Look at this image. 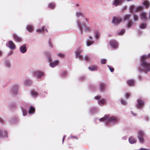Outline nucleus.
<instances>
[{
    "label": "nucleus",
    "instance_id": "f257e3e1",
    "mask_svg": "<svg viewBox=\"0 0 150 150\" xmlns=\"http://www.w3.org/2000/svg\"><path fill=\"white\" fill-rule=\"evenodd\" d=\"M147 58H150V53L141 56L140 58L141 64L138 69L139 72L146 73L150 71V63L145 60Z\"/></svg>",
    "mask_w": 150,
    "mask_h": 150
},
{
    "label": "nucleus",
    "instance_id": "f03ea898",
    "mask_svg": "<svg viewBox=\"0 0 150 150\" xmlns=\"http://www.w3.org/2000/svg\"><path fill=\"white\" fill-rule=\"evenodd\" d=\"M119 120V118L117 116L108 115L99 119V121L103 122L106 125H108L109 123L113 125H115L118 122Z\"/></svg>",
    "mask_w": 150,
    "mask_h": 150
},
{
    "label": "nucleus",
    "instance_id": "7ed1b4c3",
    "mask_svg": "<svg viewBox=\"0 0 150 150\" xmlns=\"http://www.w3.org/2000/svg\"><path fill=\"white\" fill-rule=\"evenodd\" d=\"M85 21L86 22H85L83 24L81 23V21L79 19H78L76 21V24L80 30L81 34L83 32L82 26L85 27V29L87 31H89L91 30V28L88 25V23L86 18H85Z\"/></svg>",
    "mask_w": 150,
    "mask_h": 150
},
{
    "label": "nucleus",
    "instance_id": "20e7f679",
    "mask_svg": "<svg viewBox=\"0 0 150 150\" xmlns=\"http://www.w3.org/2000/svg\"><path fill=\"white\" fill-rule=\"evenodd\" d=\"M30 107L29 104L24 103L21 106V108L23 116H26L28 114V109Z\"/></svg>",
    "mask_w": 150,
    "mask_h": 150
},
{
    "label": "nucleus",
    "instance_id": "39448f33",
    "mask_svg": "<svg viewBox=\"0 0 150 150\" xmlns=\"http://www.w3.org/2000/svg\"><path fill=\"white\" fill-rule=\"evenodd\" d=\"M19 85L15 84L12 86L10 89L11 93L14 96H16L18 93L19 88Z\"/></svg>",
    "mask_w": 150,
    "mask_h": 150
},
{
    "label": "nucleus",
    "instance_id": "423d86ee",
    "mask_svg": "<svg viewBox=\"0 0 150 150\" xmlns=\"http://www.w3.org/2000/svg\"><path fill=\"white\" fill-rule=\"evenodd\" d=\"M144 8L143 6H141L136 7L134 5H132L130 6L129 10L131 12L133 13L141 10L143 9Z\"/></svg>",
    "mask_w": 150,
    "mask_h": 150
},
{
    "label": "nucleus",
    "instance_id": "0eeeda50",
    "mask_svg": "<svg viewBox=\"0 0 150 150\" xmlns=\"http://www.w3.org/2000/svg\"><path fill=\"white\" fill-rule=\"evenodd\" d=\"M122 18L119 17H114L112 20V23L114 25L117 26L122 21Z\"/></svg>",
    "mask_w": 150,
    "mask_h": 150
},
{
    "label": "nucleus",
    "instance_id": "6e6552de",
    "mask_svg": "<svg viewBox=\"0 0 150 150\" xmlns=\"http://www.w3.org/2000/svg\"><path fill=\"white\" fill-rule=\"evenodd\" d=\"M145 136L144 132L142 130H139L138 132V137L139 142L141 143H143L144 142V137Z\"/></svg>",
    "mask_w": 150,
    "mask_h": 150
},
{
    "label": "nucleus",
    "instance_id": "1a4fd4ad",
    "mask_svg": "<svg viewBox=\"0 0 150 150\" xmlns=\"http://www.w3.org/2000/svg\"><path fill=\"white\" fill-rule=\"evenodd\" d=\"M96 100H98V104L101 106H102L105 104L106 102V100L103 98H101L99 96H97L95 97Z\"/></svg>",
    "mask_w": 150,
    "mask_h": 150
},
{
    "label": "nucleus",
    "instance_id": "9d476101",
    "mask_svg": "<svg viewBox=\"0 0 150 150\" xmlns=\"http://www.w3.org/2000/svg\"><path fill=\"white\" fill-rule=\"evenodd\" d=\"M109 44L113 49H116L118 47V43L115 40H111L109 41Z\"/></svg>",
    "mask_w": 150,
    "mask_h": 150
},
{
    "label": "nucleus",
    "instance_id": "9b49d317",
    "mask_svg": "<svg viewBox=\"0 0 150 150\" xmlns=\"http://www.w3.org/2000/svg\"><path fill=\"white\" fill-rule=\"evenodd\" d=\"M8 132L6 130H4L2 128H0V137L2 138H7Z\"/></svg>",
    "mask_w": 150,
    "mask_h": 150
},
{
    "label": "nucleus",
    "instance_id": "f8f14e48",
    "mask_svg": "<svg viewBox=\"0 0 150 150\" xmlns=\"http://www.w3.org/2000/svg\"><path fill=\"white\" fill-rule=\"evenodd\" d=\"M6 46L12 50L15 49L16 47V45L11 40L9 41L8 43H6Z\"/></svg>",
    "mask_w": 150,
    "mask_h": 150
},
{
    "label": "nucleus",
    "instance_id": "ddd939ff",
    "mask_svg": "<svg viewBox=\"0 0 150 150\" xmlns=\"http://www.w3.org/2000/svg\"><path fill=\"white\" fill-rule=\"evenodd\" d=\"M144 102L141 99H138L137 100V108L139 109H141L144 106Z\"/></svg>",
    "mask_w": 150,
    "mask_h": 150
},
{
    "label": "nucleus",
    "instance_id": "4468645a",
    "mask_svg": "<svg viewBox=\"0 0 150 150\" xmlns=\"http://www.w3.org/2000/svg\"><path fill=\"white\" fill-rule=\"evenodd\" d=\"M19 50L20 52L22 54L25 53L27 51V48L26 47V44H23L20 47Z\"/></svg>",
    "mask_w": 150,
    "mask_h": 150
},
{
    "label": "nucleus",
    "instance_id": "2eb2a0df",
    "mask_svg": "<svg viewBox=\"0 0 150 150\" xmlns=\"http://www.w3.org/2000/svg\"><path fill=\"white\" fill-rule=\"evenodd\" d=\"M92 39V37L91 36H89L88 38L86 41V45L87 46L89 47L94 43V42Z\"/></svg>",
    "mask_w": 150,
    "mask_h": 150
},
{
    "label": "nucleus",
    "instance_id": "dca6fc26",
    "mask_svg": "<svg viewBox=\"0 0 150 150\" xmlns=\"http://www.w3.org/2000/svg\"><path fill=\"white\" fill-rule=\"evenodd\" d=\"M45 55L49 62L52 61V59L50 53L48 52H45Z\"/></svg>",
    "mask_w": 150,
    "mask_h": 150
},
{
    "label": "nucleus",
    "instance_id": "f3484780",
    "mask_svg": "<svg viewBox=\"0 0 150 150\" xmlns=\"http://www.w3.org/2000/svg\"><path fill=\"white\" fill-rule=\"evenodd\" d=\"M26 29L28 32L31 33L34 30V27L32 24H28L26 26Z\"/></svg>",
    "mask_w": 150,
    "mask_h": 150
},
{
    "label": "nucleus",
    "instance_id": "a211bd4d",
    "mask_svg": "<svg viewBox=\"0 0 150 150\" xmlns=\"http://www.w3.org/2000/svg\"><path fill=\"white\" fill-rule=\"evenodd\" d=\"M13 37L15 41L17 42H20L22 40L21 37L19 36L16 34H14L13 35Z\"/></svg>",
    "mask_w": 150,
    "mask_h": 150
},
{
    "label": "nucleus",
    "instance_id": "6ab92c4d",
    "mask_svg": "<svg viewBox=\"0 0 150 150\" xmlns=\"http://www.w3.org/2000/svg\"><path fill=\"white\" fill-rule=\"evenodd\" d=\"M24 84L26 86H30L32 84V81L30 79H26L24 80Z\"/></svg>",
    "mask_w": 150,
    "mask_h": 150
},
{
    "label": "nucleus",
    "instance_id": "aec40b11",
    "mask_svg": "<svg viewBox=\"0 0 150 150\" xmlns=\"http://www.w3.org/2000/svg\"><path fill=\"white\" fill-rule=\"evenodd\" d=\"M4 65L8 69H10L11 67V63L9 60L6 59L4 61Z\"/></svg>",
    "mask_w": 150,
    "mask_h": 150
},
{
    "label": "nucleus",
    "instance_id": "412c9836",
    "mask_svg": "<svg viewBox=\"0 0 150 150\" xmlns=\"http://www.w3.org/2000/svg\"><path fill=\"white\" fill-rule=\"evenodd\" d=\"M123 0H114L112 2V5L115 7L118 6L120 3L123 2Z\"/></svg>",
    "mask_w": 150,
    "mask_h": 150
},
{
    "label": "nucleus",
    "instance_id": "4be33fe9",
    "mask_svg": "<svg viewBox=\"0 0 150 150\" xmlns=\"http://www.w3.org/2000/svg\"><path fill=\"white\" fill-rule=\"evenodd\" d=\"M106 89L105 84L103 83H100L99 84V89L101 92L104 91Z\"/></svg>",
    "mask_w": 150,
    "mask_h": 150
},
{
    "label": "nucleus",
    "instance_id": "5701e85b",
    "mask_svg": "<svg viewBox=\"0 0 150 150\" xmlns=\"http://www.w3.org/2000/svg\"><path fill=\"white\" fill-rule=\"evenodd\" d=\"M10 121L13 125L18 123L19 121L18 118L16 117H11L10 120Z\"/></svg>",
    "mask_w": 150,
    "mask_h": 150
},
{
    "label": "nucleus",
    "instance_id": "b1692460",
    "mask_svg": "<svg viewBox=\"0 0 150 150\" xmlns=\"http://www.w3.org/2000/svg\"><path fill=\"white\" fill-rule=\"evenodd\" d=\"M140 17H141V19L142 20H146V13L145 12H144L143 11L142 12L140 13Z\"/></svg>",
    "mask_w": 150,
    "mask_h": 150
},
{
    "label": "nucleus",
    "instance_id": "393cba45",
    "mask_svg": "<svg viewBox=\"0 0 150 150\" xmlns=\"http://www.w3.org/2000/svg\"><path fill=\"white\" fill-rule=\"evenodd\" d=\"M35 110L34 108L32 105H31L28 110V113L30 115L33 114L35 112Z\"/></svg>",
    "mask_w": 150,
    "mask_h": 150
},
{
    "label": "nucleus",
    "instance_id": "a878e982",
    "mask_svg": "<svg viewBox=\"0 0 150 150\" xmlns=\"http://www.w3.org/2000/svg\"><path fill=\"white\" fill-rule=\"evenodd\" d=\"M59 61L58 60H56L53 62L50 63L49 64V65L51 67L53 68L57 65Z\"/></svg>",
    "mask_w": 150,
    "mask_h": 150
},
{
    "label": "nucleus",
    "instance_id": "bb28decb",
    "mask_svg": "<svg viewBox=\"0 0 150 150\" xmlns=\"http://www.w3.org/2000/svg\"><path fill=\"white\" fill-rule=\"evenodd\" d=\"M129 142L130 144H133L136 143L137 141L133 137L131 136L129 138Z\"/></svg>",
    "mask_w": 150,
    "mask_h": 150
},
{
    "label": "nucleus",
    "instance_id": "cd10ccee",
    "mask_svg": "<svg viewBox=\"0 0 150 150\" xmlns=\"http://www.w3.org/2000/svg\"><path fill=\"white\" fill-rule=\"evenodd\" d=\"M127 84L129 86H133L134 84V81L133 79L128 80L127 81Z\"/></svg>",
    "mask_w": 150,
    "mask_h": 150
},
{
    "label": "nucleus",
    "instance_id": "c85d7f7f",
    "mask_svg": "<svg viewBox=\"0 0 150 150\" xmlns=\"http://www.w3.org/2000/svg\"><path fill=\"white\" fill-rule=\"evenodd\" d=\"M88 68L91 71H96L97 70L98 66L96 65L91 66L89 67Z\"/></svg>",
    "mask_w": 150,
    "mask_h": 150
},
{
    "label": "nucleus",
    "instance_id": "c756f323",
    "mask_svg": "<svg viewBox=\"0 0 150 150\" xmlns=\"http://www.w3.org/2000/svg\"><path fill=\"white\" fill-rule=\"evenodd\" d=\"M100 36V33L98 31H96L95 33L94 37L96 39V41H97Z\"/></svg>",
    "mask_w": 150,
    "mask_h": 150
},
{
    "label": "nucleus",
    "instance_id": "7c9ffc66",
    "mask_svg": "<svg viewBox=\"0 0 150 150\" xmlns=\"http://www.w3.org/2000/svg\"><path fill=\"white\" fill-rule=\"evenodd\" d=\"M75 56L76 58L78 59L81 61H82L83 58V56L80 54H75Z\"/></svg>",
    "mask_w": 150,
    "mask_h": 150
},
{
    "label": "nucleus",
    "instance_id": "2f4dec72",
    "mask_svg": "<svg viewBox=\"0 0 150 150\" xmlns=\"http://www.w3.org/2000/svg\"><path fill=\"white\" fill-rule=\"evenodd\" d=\"M131 15V14H127L125 15L124 16V20L125 21H129Z\"/></svg>",
    "mask_w": 150,
    "mask_h": 150
},
{
    "label": "nucleus",
    "instance_id": "473e14b6",
    "mask_svg": "<svg viewBox=\"0 0 150 150\" xmlns=\"http://www.w3.org/2000/svg\"><path fill=\"white\" fill-rule=\"evenodd\" d=\"M133 23L132 21H130L128 22L126 25V27L128 28H129L132 27Z\"/></svg>",
    "mask_w": 150,
    "mask_h": 150
},
{
    "label": "nucleus",
    "instance_id": "72a5a7b5",
    "mask_svg": "<svg viewBox=\"0 0 150 150\" xmlns=\"http://www.w3.org/2000/svg\"><path fill=\"white\" fill-rule=\"evenodd\" d=\"M44 73L43 72L38 71V79H41L44 76Z\"/></svg>",
    "mask_w": 150,
    "mask_h": 150
},
{
    "label": "nucleus",
    "instance_id": "f704fd0d",
    "mask_svg": "<svg viewBox=\"0 0 150 150\" xmlns=\"http://www.w3.org/2000/svg\"><path fill=\"white\" fill-rule=\"evenodd\" d=\"M147 24L146 23H141L139 25V28L141 29H144L146 28Z\"/></svg>",
    "mask_w": 150,
    "mask_h": 150
},
{
    "label": "nucleus",
    "instance_id": "c9c22d12",
    "mask_svg": "<svg viewBox=\"0 0 150 150\" xmlns=\"http://www.w3.org/2000/svg\"><path fill=\"white\" fill-rule=\"evenodd\" d=\"M32 76L38 78V70L33 71H31Z\"/></svg>",
    "mask_w": 150,
    "mask_h": 150
},
{
    "label": "nucleus",
    "instance_id": "e433bc0d",
    "mask_svg": "<svg viewBox=\"0 0 150 150\" xmlns=\"http://www.w3.org/2000/svg\"><path fill=\"white\" fill-rule=\"evenodd\" d=\"M143 4L146 8H148L149 6V3L148 1H145L143 2Z\"/></svg>",
    "mask_w": 150,
    "mask_h": 150
},
{
    "label": "nucleus",
    "instance_id": "4c0bfd02",
    "mask_svg": "<svg viewBox=\"0 0 150 150\" xmlns=\"http://www.w3.org/2000/svg\"><path fill=\"white\" fill-rule=\"evenodd\" d=\"M83 52V50L82 49L80 48L76 50L75 52V54H80Z\"/></svg>",
    "mask_w": 150,
    "mask_h": 150
},
{
    "label": "nucleus",
    "instance_id": "58836bf2",
    "mask_svg": "<svg viewBox=\"0 0 150 150\" xmlns=\"http://www.w3.org/2000/svg\"><path fill=\"white\" fill-rule=\"evenodd\" d=\"M55 6V4L54 3H50L48 5V7L49 8L52 9Z\"/></svg>",
    "mask_w": 150,
    "mask_h": 150
},
{
    "label": "nucleus",
    "instance_id": "ea45409f",
    "mask_svg": "<svg viewBox=\"0 0 150 150\" xmlns=\"http://www.w3.org/2000/svg\"><path fill=\"white\" fill-rule=\"evenodd\" d=\"M76 16L77 17H79L81 16L83 18H84L83 14H82L80 12H76Z\"/></svg>",
    "mask_w": 150,
    "mask_h": 150
},
{
    "label": "nucleus",
    "instance_id": "a19ab883",
    "mask_svg": "<svg viewBox=\"0 0 150 150\" xmlns=\"http://www.w3.org/2000/svg\"><path fill=\"white\" fill-rule=\"evenodd\" d=\"M30 94L32 96L35 97H36L37 95V93L33 91H30Z\"/></svg>",
    "mask_w": 150,
    "mask_h": 150
},
{
    "label": "nucleus",
    "instance_id": "79ce46f5",
    "mask_svg": "<svg viewBox=\"0 0 150 150\" xmlns=\"http://www.w3.org/2000/svg\"><path fill=\"white\" fill-rule=\"evenodd\" d=\"M97 110V108L96 107L91 108L90 110L89 111L91 113H94Z\"/></svg>",
    "mask_w": 150,
    "mask_h": 150
},
{
    "label": "nucleus",
    "instance_id": "37998d69",
    "mask_svg": "<svg viewBox=\"0 0 150 150\" xmlns=\"http://www.w3.org/2000/svg\"><path fill=\"white\" fill-rule=\"evenodd\" d=\"M133 18L134 21H137L139 19V16L138 15L136 14H134L133 15Z\"/></svg>",
    "mask_w": 150,
    "mask_h": 150
},
{
    "label": "nucleus",
    "instance_id": "c03bdc74",
    "mask_svg": "<svg viewBox=\"0 0 150 150\" xmlns=\"http://www.w3.org/2000/svg\"><path fill=\"white\" fill-rule=\"evenodd\" d=\"M125 33V30L124 29H122L120 31L118 32V34L119 35H123Z\"/></svg>",
    "mask_w": 150,
    "mask_h": 150
},
{
    "label": "nucleus",
    "instance_id": "a18cd8bd",
    "mask_svg": "<svg viewBox=\"0 0 150 150\" xmlns=\"http://www.w3.org/2000/svg\"><path fill=\"white\" fill-rule=\"evenodd\" d=\"M120 102L121 103L124 105H126L127 104L126 101L124 99H122L120 100Z\"/></svg>",
    "mask_w": 150,
    "mask_h": 150
},
{
    "label": "nucleus",
    "instance_id": "49530a36",
    "mask_svg": "<svg viewBox=\"0 0 150 150\" xmlns=\"http://www.w3.org/2000/svg\"><path fill=\"white\" fill-rule=\"evenodd\" d=\"M107 60L105 59H102L100 60V63L102 64H105L106 63Z\"/></svg>",
    "mask_w": 150,
    "mask_h": 150
},
{
    "label": "nucleus",
    "instance_id": "de8ad7c7",
    "mask_svg": "<svg viewBox=\"0 0 150 150\" xmlns=\"http://www.w3.org/2000/svg\"><path fill=\"white\" fill-rule=\"evenodd\" d=\"M107 67H108L109 70H110V71L111 72H113L114 71V69L113 67H112L110 66L109 65H107Z\"/></svg>",
    "mask_w": 150,
    "mask_h": 150
},
{
    "label": "nucleus",
    "instance_id": "09e8293b",
    "mask_svg": "<svg viewBox=\"0 0 150 150\" xmlns=\"http://www.w3.org/2000/svg\"><path fill=\"white\" fill-rule=\"evenodd\" d=\"M44 27L42 26V27L41 29L40 28V29H38V32H41L43 33L44 31Z\"/></svg>",
    "mask_w": 150,
    "mask_h": 150
},
{
    "label": "nucleus",
    "instance_id": "8fccbe9b",
    "mask_svg": "<svg viewBox=\"0 0 150 150\" xmlns=\"http://www.w3.org/2000/svg\"><path fill=\"white\" fill-rule=\"evenodd\" d=\"M67 72L65 71H63L61 73V75L62 76L65 77L67 76Z\"/></svg>",
    "mask_w": 150,
    "mask_h": 150
},
{
    "label": "nucleus",
    "instance_id": "3c124183",
    "mask_svg": "<svg viewBox=\"0 0 150 150\" xmlns=\"http://www.w3.org/2000/svg\"><path fill=\"white\" fill-rule=\"evenodd\" d=\"M89 57L87 55H86L84 57V59L86 61H88L89 60Z\"/></svg>",
    "mask_w": 150,
    "mask_h": 150
},
{
    "label": "nucleus",
    "instance_id": "603ef678",
    "mask_svg": "<svg viewBox=\"0 0 150 150\" xmlns=\"http://www.w3.org/2000/svg\"><path fill=\"white\" fill-rule=\"evenodd\" d=\"M57 55L59 57L61 58L64 57L65 56L64 54L61 53H58L57 54Z\"/></svg>",
    "mask_w": 150,
    "mask_h": 150
},
{
    "label": "nucleus",
    "instance_id": "864d4df0",
    "mask_svg": "<svg viewBox=\"0 0 150 150\" xmlns=\"http://www.w3.org/2000/svg\"><path fill=\"white\" fill-rule=\"evenodd\" d=\"M149 118L147 116H145L144 117V120L145 121H148L149 120Z\"/></svg>",
    "mask_w": 150,
    "mask_h": 150
},
{
    "label": "nucleus",
    "instance_id": "5fc2aeb1",
    "mask_svg": "<svg viewBox=\"0 0 150 150\" xmlns=\"http://www.w3.org/2000/svg\"><path fill=\"white\" fill-rule=\"evenodd\" d=\"M5 121L4 119L0 117V123L2 124H4Z\"/></svg>",
    "mask_w": 150,
    "mask_h": 150
},
{
    "label": "nucleus",
    "instance_id": "6e6d98bb",
    "mask_svg": "<svg viewBox=\"0 0 150 150\" xmlns=\"http://www.w3.org/2000/svg\"><path fill=\"white\" fill-rule=\"evenodd\" d=\"M125 97H126V99H127L129 97V94L127 93H125Z\"/></svg>",
    "mask_w": 150,
    "mask_h": 150
},
{
    "label": "nucleus",
    "instance_id": "4d7b16f0",
    "mask_svg": "<svg viewBox=\"0 0 150 150\" xmlns=\"http://www.w3.org/2000/svg\"><path fill=\"white\" fill-rule=\"evenodd\" d=\"M86 77L85 76H81L79 78L80 80H83L85 79Z\"/></svg>",
    "mask_w": 150,
    "mask_h": 150
},
{
    "label": "nucleus",
    "instance_id": "13d9d810",
    "mask_svg": "<svg viewBox=\"0 0 150 150\" xmlns=\"http://www.w3.org/2000/svg\"><path fill=\"white\" fill-rule=\"evenodd\" d=\"M13 51H11L8 54L7 56H9L10 55H11L13 54Z\"/></svg>",
    "mask_w": 150,
    "mask_h": 150
},
{
    "label": "nucleus",
    "instance_id": "bf43d9fd",
    "mask_svg": "<svg viewBox=\"0 0 150 150\" xmlns=\"http://www.w3.org/2000/svg\"><path fill=\"white\" fill-rule=\"evenodd\" d=\"M127 136H124L123 137H122V139L123 140H125L127 139Z\"/></svg>",
    "mask_w": 150,
    "mask_h": 150
},
{
    "label": "nucleus",
    "instance_id": "052dcab7",
    "mask_svg": "<svg viewBox=\"0 0 150 150\" xmlns=\"http://www.w3.org/2000/svg\"><path fill=\"white\" fill-rule=\"evenodd\" d=\"M138 78L139 80L140 81L142 80L143 79L142 76H138Z\"/></svg>",
    "mask_w": 150,
    "mask_h": 150
},
{
    "label": "nucleus",
    "instance_id": "680f3d73",
    "mask_svg": "<svg viewBox=\"0 0 150 150\" xmlns=\"http://www.w3.org/2000/svg\"><path fill=\"white\" fill-rule=\"evenodd\" d=\"M131 114L132 115L134 116H136L137 115V114L136 113H134L133 111H131Z\"/></svg>",
    "mask_w": 150,
    "mask_h": 150
},
{
    "label": "nucleus",
    "instance_id": "e2e57ef3",
    "mask_svg": "<svg viewBox=\"0 0 150 150\" xmlns=\"http://www.w3.org/2000/svg\"><path fill=\"white\" fill-rule=\"evenodd\" d=\"M12 105H13V107H11V108H15L16 106V104L15 103H13L12 104Z\"/></svg>",
    "mask_w": 150,
    "mask_h": 150
},
{
    "label": "nucleus",
    "instance_id": "0e129e2a",
    "mask_svg": "<svg viewBox=\"0 0 150 150\" xmlns=\"http://www.w3.org/2000/svg\"><path fill=\"white\" fill-rule=\"evenodd\" d=\"M75 138V139H78V138H77V137H75V136H73V137H72V136H71V137H69V138Z\"/></svg>",
    "mask_w": 150,
    "mask_h": 150
},
{
    "label": "nucleus",
    "instance_id": "69168bd1",
    "mask_svg": "<svg viewBox=\"0 0 150 150\" xmlns=\"http://www.w3.org/2000/svg\"><path fill=\"white\" fill-rule=\"evenodd\" d=\"M66 137V136L65 135H64L63 136V138H62V144L63 143H64V141L65 139V137Z\"/></svg>",
    "mask_w": 150,
    "mask_h": 150
},
{
    "label": "nucleus",
    "instance_id": "338daca9",
    "mask_svg": "<svg viewBox=\"0 0 150 150\" xmlns=\"http://www.w3.org/2000/svg\"><path fill=\"white\" fill-rule=\"evenodd\" d=\"M49 46L50 47H52V44L51 43V42H50V41L49 42Z\"/></svg>",
    "mask_w": 150,
    "mask_h": 150
},
{
    "label": "nucleus",
    "instance_id": "774afa93",
    "mask_svg": "<svg viewBox=\"0 0 150 150\" xmlns=\"http://www.w3.org/2000/svg\"><path fill=\"white\" fill-rule=\"evenodd\" d=\"M139 150H148V149L143 148H141Z\"/></svg>",
    "mask_w": 150,
    "mask_h": 150
}]
</instances>
